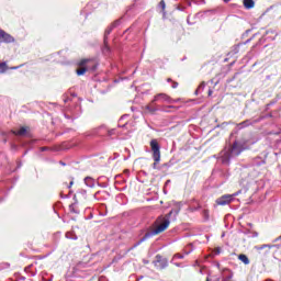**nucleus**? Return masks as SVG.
I'll return each instance as SVG.
<instances>
[{"mask_svg":"<svg viewBox=\"0 0 281 281\" xmlns=\"http://www.w3.org/2000/svg\"><path fill=\"white\" fill-rule=\"evenodd\" d=\"M181 212V206H178L177 209H172L169 214H167L165 217H160L159 221H161V224H159L155 229L147 232L139 241L134 244L132 249H135L136 247H139L142 243H145V240H148V238H153V236H157V234H161V232H166L168 227L170 226V217L172 214H179Z\"/></svg>","mask_w":281,"mask_h":281,"instance_id":"f257e3e1","label":"nucleus"},{"mask_svg":"<svg viewBox=\"0 0 281 281\" xmlns=\"http://www.w3.org/2000/svg\"><path fill=\"white\" fill-rule=\"evenodd\" d=\"M246 149L247 148L243 144L235 140L231 147H226L221 151L220 159L224 166H229V161H232L234 157H238V155Z\"/></svg>","mask_w":281,"mask_h":281,"instance_id":"f03ea898","label":"nucleus"},{"mask_svg":"<svg viewBox=\"0 0 281 281\" xmlns=\"http://www.w3.org/2000/svg\"><path fill=\"white\" fill-rule=\"evenodd\" d=\"M149 145L153 151L154 161H161V146L159 145L157 139H151Z\"/></svg>","mask_w":281,"mask_h":281,"instance_id":"7ed1b4c3","label":"nucleus"},{"mask_svg":"<svg viewBox=\"0 0 281 281\" xmlns=\"http://www.w3.org/2000/svg\"><path fill=\"white\" fill-rule=\"evenodd\" d=\"M238 194H240V191L235 192L233 194L222 195L220 199L216 200V204L217 205H229V203L233 202L234 198L238 196Z\"/></svg>","mask_w":281,"mask_h":281,"instance_id":"20e7f679","label":"nucleus"},{"mask_svg":"<svg viewBox=\"0 0 281 281\" xmlns=\"http://www.w3.org/2000/svg\"><path fill=\"white\" fill-rule=\"evenodd\" d=\"M155 261H154V266L157 269H166L168 268V259L164 258L161 255H156L155 257Z\"/></svg>","mask_w":281,"mask_h":281,"instance_id":"39448f33","label":"nucleus"},{"mask_svg":"<svg viewBox=\"0 0 281 281\" xmlns=\"http://www.w3.org/2000/svg\"><path fill=\"white\" fill-rule=\"evenodd\" d=\"M154 102H167V104H172V102H175V100H172V98H170V95L161 92L154 97Z\"/></svg>","mask_w":281,"mask_h":281,"instance_id":"423d86ee","label":"nucleus"},{"mask_svg":"<svg viewBox=\"0 0 281 281\" xmlns=\"http://www.w3.org/2000/svg\"><path fill=\"white\" fill-rule=\"evenodd\" d=\"M262 120H265V116H260L259 119L257 120H246V121H243L241 123H238L237 124V128L240 131L241 128H247V126H252V124H258V122H262Z\"/></svg>","mask_w":281,"mask_h":281,"instance_id":"0eeeda50","label":"nucleus"},{"mask_svg":"<svg viewBox=\"0 0 281 281\" xmlns=\"http://www.w3.org/2000/svg\"><path fill=\"white\" fill-rule=\"evenodd\" d=\"M90 59H82L80 63H78V67H80V69L76 70L77 76H85V74H87V71L89 70L87 68V63H89Z\"/></svg>","mask_w":281,"mask_h":281,"instance_id":"6e6552de","label":"nucleus"},{"mask_svg":"<svg viewBox=\"0 0 281 281\" xmlns=\"http://www.w3.org/2000/svg\"><path fill=\"white\" fill-rule=\"evenodd\" d=\"M145 110L148 111V113H151V115H155V113L159 111V105H157V101L153 99L151 102L145 106Z\"/></svg>","mask_w":281,"mask_h":281,"instance_id":"1a4fd4ad","label":"nucleus"},{"mask_svg":"<svg viewBox=\"0 0 281 281\" xmlns=\"http://www.w3.org/2000/svg\"><path fill=\"white\" fill-rule=\"evenodd\" d=\"M0 43H14V37L0 29Z\"/></svg>","mask_w":281,"mask_h":281,"instance_id":"9d476101","label":"nucleus"},{"mask_svg":"<svg viewBox=\"0 0 281 281\" xmlns=\"http://www.w3.org/2000/svg\"><path fill=\"white\" fill-rule=\"evenodd\" d=\"M266 164V160L262 157H256L252 159V166H262Z\"/></svg>","mask_w":281,"mask_h":281,"instance_id":"9b49d317","label":"nucleus"},{"mask_svg":"<svg viewBox=\"0 0 281 281\" xmlns=\"http://www.w3.org/2000/svg\"><path fill=\"white\" fill-rule=\"evenodd\" d=\"M254 5H256V2H254V0H244V8H246V10H251Z\"/></svg>","mask_w":281,"mask_h":281,"instance_id":"f8f14e48","label":"nucleus"},{"mask_svg":"<svg viewBox=\"0 0 281 281\" xmlns=\"http://www.w3.org/2000/svg\"><path fill=\"white\" fill-rule=\"evenodd\" d=\"M76 203L78 202H75L72 204L69 205V211L72 213V214H80V210H78V207H76Z\"/></svg>","mask_w":281,"mask_h":281,"instance_id":"ddd939ff","label":"nucleus"},{"mask_svg":"<svg viewBox=\"0 0 281 281\" xmlns=\"http://www.w3.org/2000/svg\"><path fill=\"white\" fill-rule=\"evenodd\" d=\"M238 260H240V262H243L244 265H249V257H247V255H239Z\"/></svg>","mask_w":281,"mask_h":281,"instance_id":"4468645a","label":"nucleus"},{"mask_svg":"<svg viewBox=\"0 0 281 281\" xmlns=\"http://www.w3.org/2000/svg\"><path fill=\"white\" fill-rule=\"evenodd\" d=\"M85 183L86 186H88V188H93V186L95 184V181L92 178L87 177L85 179Z\"/></svg>","mask_w":281,"mask_h":281,"instance_id":"2eb2a0df","label":"nucleus"},{"mask_svg":"<svg viewBox=\"0 0 281 281\" xmlns=\"http://www.w3.org/2000/svg\"><path fill=\"white\" fill-rule=\"evenodd\" d=\"M205 90V81H202L198 89L195 90V95H199V93H202V91Z\"/></svg>","mask_w":281,"mask_h":281,"instance_id":"dca6fc26","label":"nucleus"},{"mask_svg":"<svg viewBox=\"0 0 281 281\" xmlns=\"http://www.w3.org/2000/svg\"><path fill=\"white\" fill-rule=\"evenodd\" d=\"M267 247H268V249H273V247H276V246L269 245V244H263V245H261V246H257L256 249H257L258 251H261V249H267Z\"/></svg>","mask_w":281,"mask_h":281,"instance_id":"f3484780","label":"nucleus"},{"mask_svg":"<svg viewBox=\"0 0 281 281\" xmlns=\"http://www.w3.org/2000/svg\"><path fill=\"white\" fill-rule=\"evenodd\" d=\"M25 133H27V130L25 127H21L19 131H14L13 135L23 136Z\"/></svg>","mask_w":281,"mask_h":281,"instance_id":"a211bd4d","label":"nucleus"},{"mask_svg":"<svg viewBox=\"0 0 281 281\" xmlns=\"http://www.w3.org/2000/svg\"><path fill=\"white\" fill-rule=\"evenodd\" d=\"M121 23H122V20L114 21L110 27V31H108V34H110L114 30V27H117Z\"/></svg>","mask_w":281,"mask_h":281,"instance_id":"6ab92c4d","label":"nucleus"},{"mask_svg":"<svg viewBox=\"0 0 281 281\" xmlns=\"http://www.w3.org/2000/svg\"><path fill=\"white\" fill-rule=\"evenodd\" d=\"M66 238H69L70 240H77L78 236H76V234L68 232L66 233Z\"/></svg>","mask_w":281,"mask_h":281,"instance_id":"aec40b11","label":"nucleus"},{"mask_svg":"<svg viewBox=\"0 0 281 281\" xmlns=\"http://www.w3.org/2000/svg\"><path fill=\"white\" fill-rule=\"evenodd\" d=\"M206 281H221V277L218 276H211L206 278Z\"/></svg>","mask_w":281,"mask_h":281,"instance_id":"412c9836","label":"nucleus"},{"mask_svg":"<svg viewBox=\"0 0 281 281\" xmlns=\"http://www.w3.org/2000/svg\"><path fill=\"white\" fill-rule=\"evenodd\" d=\"M203 216H204L205 221H207L210 218V211L209 210H204L203 211Z\"/></svg>","mask_w":281,"mask_h":281,"instance_id":"4be33fe9","label":"nucleus"},{"mask_svg":"<svg viewBox=\"0 0 281 281\" xmlns=\"http://www.w3.org/2000/svg\"><path fill=\"white\" fill-rule=\"evenodd\" d=\"M155 162L153 164V168H154V170H158L159 169V167L157 166V164H159V161H157V160H154Z\"/></svg>","mask_w":281,"mask_h":281,"instance_id":"5701e85b","label":"nucleus"},{"mask_svg":"<svg viewBox=\"0 0 281 281\" xmlns=\"http://www.w3.org/2000/svg\"><path fill=\"white\" fill-rule=\"evenodd\" d=\"M177 87H179V82L172 81L171 88L172 89H177Z\"/></svg>","mask_w":281,"mask_h":281,"instance_id":"b1692460","label":"nucleus"},{"mask_svg":"<svg viewBox=\"0 0 281 281\" xmlns=\"http://www.w3.org/2000/svg\"><path fill=\"white\" fill-rule=\"evenodd\" d=\"M175 258H178L179 260H183L184 256H183V255L176 254V255H175Z\"/></svg>","mask_w":281,"mask_h":281,"instance_id":"393cba45","label":"nucleus"},{"mask_svg":"<svg viewBox=\"0 0 281 281\" xmlns=\"http://www.w3.org/2000/svg\"><path fill=\"white\" fill-rule=\"evenodd\" d=\"M160 5H161L162 10L166 9V2L164 0L160 1Z\"/></svg>","mask_w":281,"mask_h":281,"instance_id":"a878e982","label":"nucleus"},{"mask_svg":"<svg viewBox=\"0 0 281 281\" xmlns=\"http://www.w3.org/2000/svg\"><path fill=\"white\" fill-rule=\"evenodd\" d=\"M103 43L104 45H106V32H104V35H103Z\"/></svg>","mask_w":281,"mask_h":281,"instance_id":"bb28decb","label":"nucleus"},{"mask_svg":"<svg viewBox=\"0 0 281 281\" xmlns=\"http://www.w3.org/2000/svg\"><path fill=\"white\" fill-rule=\"evenodd\" d=\"M0 69H5V63H0Z\"/></svg>","mask_w":281,"mask_h":281,"instance_id":"cd10ccee","label":"nucleus"},{"mask_svg":"<svg viewBox=\"0 0 281 281\" xmlns=\"http://www.w3.org/2000/svg\"><path fill=\"white\" fill-rule=\"evenodd\" d=\"M234 54H238V46H235Z\"/></svg>","mask_w":281,"mask_h":281,"instance_id":"c85d7f7f","label":"nucleus"},{"mask_svg":"<svg viewBox=\"0 0 281 281\" xmlns=\"http://www.w3.org/2000/svg\"><path fill=\"white\" fill-rule=\"evenodd\" d=\"M99 281H106V279L104 277H100Z\"/></svg>","mask_w":281,"mask_h":281,"instance_id":"c756f323","label":"nucleus"},{"mask_svg":"<svg viewBox=\"0 0 281 281\" xmlns=\"http://www.w3.org/2000/svg\"><path fill=\"white\" fill-rule=\"evenodd\" d=\"M74 186V180L70 181L68 188H71Z\"/></svg>","mask_w":281,"mask_h":281,"instance_id":"7c9ffc66","label":"nucleus"},{"mask_svg":"<svg viewBox=\"0 0 281 281\" xmlns=\"http://www.w3.org/2000/svg\"><path fill=\"white\" fill-rule=\"evenodd\" d=\"M195 210H201V206H198L195 209H192V212H194Z\"/></svg>","mask_w":281,"mask_h":281,"instance_id":"2f4dec72","label":"nucleus"},{"mask_svg":"<svg viewBox=\"0 0 281 281\" xmlns=\"http://www.w3.org/2000/svg\"><path fill=\"white\" fill-rule=\"evenodd\" d=\"M100 194V191H98L95 194H94V196H95V199H98V195Z\"/></svg>","mask_w":281,"mask_h":281,"instance_id":"473e14b6","label":"nucleus"},{"mask_svg":"<svg viewBox=\"0 0 281 281\" xmlns=\"http://www.w3.org/2000/svg\"><path fill=\"white\" fill-rule=\"evenodd\" d=\"M213 91L212 89H209V95H212Z\"/></svg>","mask_w":281,"mask_h":281,"instance_id":"72a5a7b5","label":"nucleus"},{"mask_svg":"<svg viewBox=\"0 0 281 281\" xmlns=\"http://www.w3.org/2000/svg\"><path fill=\"white\" fill-rule=\"evenodd\" d=\"M124 117H128V115H127V114L123 115V116L121 117V120H124Z\"/></svg>","mask_w":281,"mask_h":281,"instance_id":"f704fd0d","label":"nucleus"},{"mask_svg":"<svg viewBox=\"0 0 281 281\" xmlns=\"http://www.w3.org/2000/svg\"><path fill=\"white\" fill-rule=\"evenodd\" d=\"M108 135H113V130L111 132H108Z\"/></svg>","mask_w":281,"mask_h":281,"instance_id":"c9c22d12","label":"nucleus"},{"mask_svg":"<svg viewBox=\"0 0 281 281\" xmlns=\"http://www.w3.org/2000/svg\"><path fill=\"white\" fill-rule=\"evenodd\" d=\"M167 82H172V79L168 78V79H167Z\"/></svg>","mask_w":281,"mask_h":281,"instance_id":"e433bc0d","label":"nucleus"},{"mask_svg":"<svg viewBox=\"0 0 281 281\" xmlns=\"http://www.w3.org/2000/svg\"><path fill=\"white\" fill-rule=\"evenodd\" d=\"M168 183H170V180H167L166 183H165V186H168Z\"/></svg>","mask_w":281,"mask_h":281,"instance_id":"4c0bfd02","label":"nucleus"},{"mask_svg":"<svg viewBox=\"0 0 281 281\" xmlns=\"http://www.w3.org/2000/svg\"><path fill=\"white\" fill-rule=\"evenodd\" d=\"M256 142H258V139H256V140H254V142H251L250 144H256Z\"/></svg>","mask_w":281,"mask_h":281,"instance_id":"58836bf2","label":"nucleus"},{"mask_svg":"<svg viewBox=\"0 0 281 281\" xmlns=\"http://www.w3.org/2000/svg\"><path fill=\"white\" fill-rule=\"evenodd\" d=\"M225 3H229V0H224Z\"/></svg>","mask_w":281,"mask_h":281,"instance_id":"ea45409f","label":"nucleus"},{"mask_svg":"<svg viewBox=\"0 0 281 281\" xmlns=\"http://www.w3.org/2000/svg\"><path fill=\"white\" fill-rule=\"evenodd\" d=\"M60 165H61V166H65V162L60 161Z\"/></svg>","mask_w":281,"mask_h":281,"instance_id":"a19ab883","label":"nucleus"},{"mask_svg":"<svg viewBox=\"0 0 281 281\" xmlns=\"http://www.w3.org/2000/svg\"><path fill=\"white\" fill-rule=\"evenodd\" d=\"M42 150H46V148L44 147V148H42Z\"/></svg>","mask_w":281,"mask_h":281,"instance_id":"79ce46f5","label":"nucleus"},{"mask_svg":"<svg viewBox=\"0 0 281 281\" xmlns=\"http://www.w3.org/2000/svg\"><path fill=\"white\" fill-rule=\"evenodd\" d=\"M169 109H172V105H169Z\"/></svg>","mask_w":281,"mask_h":281,"instance_id":"37998d69","label":"nucleus"},{"mask_svg":"<svg viewBox=\"0 0 281 281\" xmlns=\"http://www.w3.org/2000/svg\"><path fill=\"white\" fill-rule=\"evenodd\" d=\"M132 111H135V109H134V108H132Z\"/></svg>","mask_w":281,"mask_h":281,"instance_id":"c03bdc74","label":"nucleus"},{"mask_svg":"<svg viewBox=\"0 0 281 281\" xmlns=\"http://www.w3.org/2000/svg\"><path fill=\"white\" fill-rule=\"evenodd\" d=\"M246 43H249V40Z\"/></svg>","mask_w":281,"mask_h":281,"instance_id":"a18cd8bd","label":"nucleus"}]
</instances>
